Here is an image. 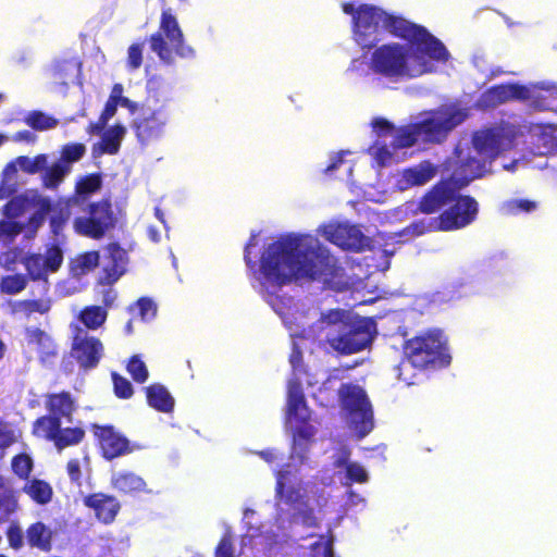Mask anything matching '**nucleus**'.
I'll return each mask as SVG.
<instances>
[{
    "label": "nucleus",
    "mask_w": 557,
    "mask_h": 557,
    "mask_svg": "<svg viewBox=\"0 0 557 557\" xmlns=\"http://www.w3.org/2000/svg\"><path fill=\"white\" fill-rule=\"evenodd\" d=\"M344 269L330 250L309 234L289 233L270 243L260 257L258 280L263 286L283 287L294 281L321 282L332 287Z\"/></svg>",
    "instance_id": "f257e3e1"
},
{
    "label": "nucleus",
    "mask_w": 557,
    "mask_h": 557,
    "mask_svg": "<svg viewBox=\"0 0 557 557\" xmlns=\"http://www.w3.org/2000/svg\"><path fill=\"white\" fill-rule=\"evenodd\" d=\"M383 30L407 41L418 59L428 55L436 62H446L449 58L444 44L424 26L387 13L379 7L360 4L352 23V36L357 45L362 50H371L381 40Z\"/></svg>",
    "instance_id": "f03ea898"
},
{
    "label": "nucleus",
    "mask_w": 557,
    "mask_h": 557,
    "mask_svg": "<svg viewBox=\"0 0 557 557\" xmlns=\"http://www.w3.org/2000/svg\"><path fill=\"white\" fill-rule=\"evenodd\" d=\"M321 323L327 329L325 343L338 355L349 356L364 350L374 337V322L351 315L343 309L322 313Z\"/></svg>",
    "instance_id": "7ed1b4c3"
},
{
    "label": "nucleus",
    "mask_w": 557,
    "mask_h": 557,
    "mask_svg": "<svg viewBox=\"0 0 557 557\" xmlns=\"http://www.w3.org/2000/svg\"><path fill=\"white\" fill-rule=\"evenodd\" d=\"M431 59L423 55L414 57L413 49L408 44H384L374 49L370 60V69L373 73L389 79L403 77H417L433 71ZM432 61H434L432 59Z\"/></svg>",
    "instance_id": "20e7f679"
},
{
    "label": "nucleus",
    "mask_w": 557,
    "mask_h": 557,
    "mask_svg": "<svg viewBox=\"0 0 557 557\" xmlns=\"http://www.w3.org/2000/svg\"><path fill=\"white\" fill-rule=\"evenodd\" d=\"M403 351L409 363L419 370L442 369L451 362L447 338L440 330H429L407 339Z\"/></svg>",
    "instance_id": "39448f33"
},
{
    "label": "nucleus",
    "mask_w": 557,
    "mask_h": 557,
    "mask_svg": "<svg viewBox=\"0 0 557 557\" xmlns=\"http://www.w3.org/2000/svg\"><path fill=\"white\" fill-rule=\"evenodd\" d=\"M150 48L165 64L174 62L173 50L181 58H191L195 51L184 42V35L177 18L170 10L161 13L159 30L149 38Z\"/></svg>",
    "instance_id": "423d86ee"
},
{
    "label": "nucleus",
    "mask_w": 557,
    "mask_h": 557,
    "mask_svg": "<svg viewBox=\"0 0 557 557\" xmlns=\"http://www.w3.org/2000/svg\"><path fill=\"white\" fill-rule=\"evenodd\" d=\"M117 224V218L110 198L89 202L85 209V215L77 216L73 221L74 231L82 236L99 240Z\"/></svg>",
    "instance_id": "0eeeda50"
},
{
    "label": "nucleus",
    "mask_w": 557,
    "mask_h": 557,
    "mask_svg": "<svg viewBox=\"0 0 557 557\" xmlns=\"http://www.w3.org/2000/svg\"><path fill=\"white\" fill-rule=\"evenodd\" d=\"M338 396L359 437L368 435L373 430L374 422L372 406L366 392L358 385L345 383L339 386Z\"/></svg>",
    "instance_id": "6e6552de"
},
{
    "label": "nucleus",
    "mask_w": 557,
    "mask_h": 557,
    "mask_svg": "<svg viewBox=\"0 0 557 557\" xmlns=\"http://www.w3.org/2000/svg\"><path fill=\"white\" fill-rule=\"evenodd\" d=\"M479 203L470 195H461L455 189L454 200L438 214L443 232L461 230L476 220Z\"/></svg>",
    "instance_id": "1a4fd4ad"
},
{
    "label": "nucleus",
    "mask_w": 557,
    "mask_h": 557,
    "mask_svg": "<svg viewBox=\"0 0 557 557\" xmlns=\"http://www.w3.org/2000/svg\"><path fill=\"white\" fill-rule=\"evenodd\" d=\"M320 234L343 250L362 252L373 249L372 238L366 236L357 225L329 223L320 227Z\"/></svg>",
    "instance_id": "9d476101"
},
{
    "label": "nucleus",
    "mask_w": 557,
    "mask_h": 557,
    "mask_svg": "<svg viewBox=\"0 0 557 557\" xmlns=\"http://www.w3.org/2000/svg\"><path fill=\"white\" fill-rule=\"evenodd\" d=\"M89 429L104 460L111 461L134 451V445L114 425L91 423Z\"/></svg>",
    "instance_id": "9b49d317"
},
{
    "label": "nucleus",
    "mask_w": 557,
    "mask_h": 557,
    "mask_svg": "<svg viewBox=\"0 0 557 557\" xmlns=\"http://www.w3.org/2000/svg\"><path fill=\"white\" fill-rule=\"evenodd\" d=\"M463 119L465 116L459 110H440L417 123L424 141L442 143Z\"/></svg>",
    "instance_id": "f8f14e48"
},
{
    "label": "nucleus",
    "mask_w": 557,
    "mask_h": 557,
    "mask_svg": "<svg viewBox=\"0 0 557 557\" xmlns=\"http://www.w3.org/2000/svg\"><path fill=\"white\" fill-rule=\"evenodd\" d=\"M22 263L26 270V276L28 280L48 281L49 273H55L63 263V251L57 244L49 246L45 255L41 253H28L22 259Z\"/></svg>",
    "instance_id": "ddd939ff"
},
{
    "label": "nucleus",
    "mask_w": 557,
    "mask_h": 557,
    "mask_svg": "<svg viewBox=\"0 0 557 557\" xmlns=\"http://www.w3.org/2000/svg\"><path fill=\"white\" fill-rule=\"evenodd\" d=\"M75 397L67 391L49 393L45 396V408L47 413L38 417L32 424V429H40L50 425L52 420L60 422H72L73 414L77 410Z\"/></svg>",
    "instance_id": "4468645a"
},
{
    "label": "nucleus",
    "mask_w": 557,
    "mask_h": 557,
    "mask_svg": "<svg viewBox=\"0 0 557 557\" xmlns=\"http://www.w3.org/2000/svg\"><path fill=\"white\" fill-rule=\"evenodd\" d=\"M60 420H52L50 425L40 429H32L35 437L42 438L53 444L57 450L61 451L67 447L82 444L86 437V431L81 425L62 426Z\"/></svg>",
    "instance_id": "2eb2a0df"
},
{
    "label": "nucleus",
    "mask_w": 557,
    "mask_h": 557,
    "mask_svg": "<svg viewBox=\"0 0 557 557\" xmlns=\"http://www.w3.org/2000/svg\"><path fill=\"white\" fill-rule=\"evenodd\" d=\"M527 85L519 83H502L493 85L483 91L478 100V107L482 110L497 108L509 101H527Z\"/></svg>",
    "instance_id": "dca6fc26"
},
{
    "label": "nucleus",
    "mask_w": 557,
    "mask_h": 557,
    "mask_svg": "<svg viewBox=\"0 0 557 557\" xmlns=\"http://www.w3.org/2000/svg\"><path fill=\"white\" fill-rule=\"evenodd\" d=\"M454 191L448 181L437 182L422 195L414 212L428 215L441 213L454 200Z\"/></svg>",
    "instance_id": "f3484780"
},
{
    "label": "nucleus",
    "mask_w": 557,
    "mask_h": 557,
    "mask_svg": "<svg viewBox=\"0 0 557 557\" xmlns=\"http://www.w3.org/2000/svg\"><path fill=\"white\" fill-rule=\"evenodd\" d=\"M103 345L98 337L78 336L74 337L71 355L83 370L95 369L103 357Z\"/></svg>",
    "instance_id": "a211bd4d"
},
{
    "label": "nucleus",
    "mask_w": 557,
    "mask_h": 557,
    "mask_svg": "<svg viewBox=\"0 0 557 557\" xmlns=\"http://www.w3.org/2000/svg\"><path fill=\"white\" fill-rule=\"evenodd\" d=\"M106 264L99 283L102 285L114 284L126 271L128 262L127 251L119 243H110L106 247Z\"/></svg>",
    "instance_id": "6ab92c4d"
},
{
    "label": "nucleus",
    "mask_w": 557,
    "mask_h": 557,
    "mask_svg": "<svg viewBox=\"0 0 557 557\" xmlns=\"http://www.w3.org/2000/svg\"><path fill=\"white\" fill-rule=\"evenodd\" d=\"M166 124V117L160 111L143 112L133 123V129L138 141L143 145L159 139Z\"/></svg>",
    "instance_id": "aec40b11"
},
{
    "label": "nucleus",
    "mask_w": 557,
    "mask_h": 557,
    "mask_svg": "<svg viewBox=\"0 0 557 557\" xmlns=\"http://www.w3.org/2000/svg\"><path fill=\"white\" fill-rule=\"evenodd\" d=\"M83 503L86 507L92 509L96 518L104 524L112 523L121 509L115 496L101 492L85 496Z\"/></svg>",
    "instance_id": "412c9836"
},
{
    "label": "nucleus",
    "mask_w": 557,
    "mask_h": 557,
    "mask_svg": "<svg viewBox=\"0 0 557 557\" xmlns=\"http://www.w3.org/2000/svg\"><path fill=\"white\" fill-rule=\"evenodd\" d=\"M530 107L537 111H554L557 109V84L535 83L527 86Z\"/></svg>",
    "instance_id": "4be33fe9"
},
{
    "label": "nucleus",
    "mask_w": 557,
    "mask_h": 557,
    "mask_svg": "<svg viewBox=\"0 0 557 557\" xmlns=\"http://www.w3.org/2000/svg\"><path fill=\"white\" fill-rule=\"evenodd\" d=\"M46 197L37 189H28L20 195L13 196L2 208L1 213L7 219H17L27 210L36 208L39 199Z\"/></svg>",
    "instance_id": "5701e85b"
},
{
    "label": "nucleus",
    "mask_w": 557,
    "mask_h": 557,
    "mask_svg": "<svg viewBox=\"0 0 557 557\" xmlns=\"http://www.w3.org/2000/svg\"><path fill=\"white\" fill-rule=\"evenodd\" d=\"M472 141L479 153L495 159L502 151L503 134L495 128L483 129L474 134Z\"/></svg>",
    "instance_id": "b1692460"
},
{
    "label": "nucleus",
    "mask_w": 557,
    "mask_h": 557,
    "mask_svg": "<svg viewBox=\"0 0 557 557\" xmlns=\"http://www.w3.org/2000/svg\"><path fill=\"white\" fill-rule=\"evenodd\" d=\"M289 472L278 471L276 473L275 496L284 504L297 508L300 505H306L304 494L299 484H288Z\"/></svg>",
    "instance_id": "393cba45"
},
{
    "label": "nucleus",
    "mask_w": 557,
    "mask_h": 557,
    "mask_svg": "<svg viewBox=\"0 0 557 557\" xmlns=\"http://www.w3.org/2000/svg\"><path fill=\"white\" fill-rule=\"evenodd\" d=\"M25 337L28 345L36 346L39 359L45 362L58 355V347L53 338L44 330L38 327H27Z\"/></svg>",
    "instance_id": "a878e982"
},
{
    "label": "nucleus",
    "mask_w": 557,
    "mask_h": 557,
    "mask_svg": "<svg viewBox=\"0 0 557 557\" xmlns=\"http://www.w3.org/2000/svg\"><path fill=\"white\" fill-rule=\"evenodd\" d=\"M102 187V174L100 172L81 176L74 186V194L70 198L81 206Z\"/></svg>",
    "instance_id": "bb28decb"
},
{
    "label": "nucleus",
    "mask_w": 557,
    "mask_h": 557,
    "mask_svg": "<svg viewBox=\"0 0 557 557\" xmlns=\"http://www.w3.org/2000/svg\"><path fill=\"white\" fill-rule=\"evenodd\" d=\"M286 414L288 419L304 423L309 420L307 401L299 383H294L288 388Z\"/></svg>",
    "instance_id": "cd10ccee"
},
{
    "label": "nucleus",
    "mask_w": 557,
    "mask_h": 557,
    "mask_svg": "<svg viewBox=\"0 0 557 557\" xmlns=\"http://www.w3.org/2000/svg\"><path fill=\"white\" fill-rule=\"evenodd\" d=\"M18 508V492L7 478L0 475V524L9 521Z\"/></svg>",
    "instance_id": "c85d7f7f"
},
{
    "label": "nucleus",
    "mask_w": 557,
    "mask_h": 557,
    "mask_svg": "<svg viewBox=\"0 0 557 557\" xmlns=\"http://www.w3.org/2000/svg\"><path fill=\"white\" fill-rule=\"evenodd\" d=\"M25 536L30 548H37L45 553L52 549L53 532L41 521L29 524L26 529Z\"/></svg>",
    "instance_id": "c756f323"
},
{
    "label": "nucleus",
    "mask_w": 557,
    "mask_h": 557,
    "mask_svg": "<svg viewBox=\"0 0 557 557\" xmlns=\"http://www.w3.org/2000/svg\"><path fill=\"white\" fill-rule=\"evenodd\" d=\"M148 405L159 412L169 413L174 409V398L160 383H153L145 388Z\"/></svg>",
    "instance_id": "7c9ffc66"
},
{
    "label": "nucleus",
    "mask_w": 557,
    "mask_h": 557,
    "mask_svg": "<svg viewBox=\"0 0 557 557\" xmlns=\"http://www.w3.org/2000/svg\"><path fill=\"white\" fill-rule=\"evenodd\" d=\"M111 485L123 494H136L146 491L145 480L129 471L117 472L111 478Z\"/></svg>",
    "instance_id": "2f4dec72"
},
{
    "label": "nucleus",
    "mask_w": 557,
    "mask_h": 557,
    "mask_svg": "<svg viewBox=\"0 0 557 557\" xmlns=\"http://www.w3.org/2000/svg\"><path fill=\"white\" fill-rule=\"evenodd\" d=\"M73 206H76V203L70 197L59 198L54 205L52 203L50 226L54 235H59L63 231L72 214Z\"/></svg>",
    "instance_id": "473e14b6"
},
{
    "label": "nucleus",
    "mask_w": 557,
    "mask_h": 557,
    "mask_svg": "<svg viewBox=\"0 0 557 557\" xmlns=\"http://www.w3.org/2000/svg\"><path fill=\"white\" fill-rule=\"evenodd\" d=\"M22 491L38 505H47L53 497V488L50 483L37 478L28 480Z\"/></svg>",
    "instance_id": "72a5a7b5"
},
{
    "label": "nucleus",
    "mask_w": 557,
    "mask_h": 557,
    "mask_svg": "<svg viewBox=\"0 0 557 557\" xmlns=\"http://www.w3.org/2000/svg\"><path fill=\"white\" fill-rule=\"evenodd\" d=\"M8 306L11 314H21L25 318H29L35 312L45 314L50 310V301L44 299L11 300Z\"/></svg>",
    "instance_id": "f704fd0d"
},
{
    "label": "nucleus",
    "mask_w": 557,
    "mask_h": 557,
    "mask_svg": "<svg viewBox=\"0 0 557 557\" xmlns=\"http://www.w3.org/2000/svg\"><path fill=\"white\" fill-rule=\"evenodd\" d=\"M126 129L121 124L111 126L101 137L99 149L101 153L116 154Z\"/></svg>",
    "instance_id": "c9c22d12"
},
{
    "label": "nucleus",
    "mask_w": 557,
    "mask_h": 557,
    "mask_svg": "<svg viewBox=\"0 0 557 557\" xmlns=\"http://www.w3.org/2000/svg\"><path fill=\"white\" fill-rule=\"evenodd\" d=\"M435 175V169L430 162L420 163L404 170L403 176L411 186H420L431 181Z\"/></svg>",
    "instance_id": "e433bc0d"
},
{
    "label": "nucleus",
    "mask_w": 557,
    "mask_h": 557,
    "mask_svg": "<svg viewBox=\"0 0 557 557\" xmlns=\"http://www.w3.org/2000/svg\"><path fill=\"white\" fill-rule=\"evenodd\" d=\"M42 186L48 189H57L71 172V166L64 162L57 161L51 166L44 169Z\"/></svg>",
    "instance_id": "4c0bfd02"
},
{
    "label": "nucleus",
    "mask_w": 557,
    "mask_h": 557,
    "mask_svg": "<svg viewBox=\"0 0 557 557\" xmlns=\"http://www.w3.org/2000/svg\"><path fill=\"white\" fill-rule=\"evenodd\" d=\"M108 318V310L101 306H86L78 315L79 321L88 330H98L101 327Z\"/></svg>",
    "instance_id": "58836bf2"
},
{
    "label": "nucleus",
    "mask_w": 557,
    "mask_h": 557,
    "mask_svg": "<svg viewBox=\"0 0 557 557\" xmlns=\"http://www.w3.org/2000/svg\"><path fill=\"white\" fill-rule=\"evenodd\" d=\"M35 209V213H33L24 224L25 228L29 232L28 237L35 236L38 228L44 224L46 215L52 210V201L48 197L39 199Z\"/></svg>",
    "instance_id": "ea45409f"
},
{
    "label": "nucleus",
    "mask_w": 557,
    "mask_h": 557,
    "mask_svg": "<svg viewBox=\"0 0 557 557\" xmlns=\"http://www.w3.org/2000/svg\"><path fill=\"white\" fill-rule=\"evenodd\" d=\"M25 225L15 219L0 220V244L10 247L17 236L24 231Z\"/></svg>",
    "instance_id": "a19ab883"
},
{
    "label": "nucleus",
    "mask_w": 557,
    "mask_h": 557,
    "mask_svg": "<svg viewBox=\"0 0 557 557\" xmlns=\"http://www.w3.org/2000/svg\"><path fill=\"white\" fill-rule=\"evenodd\" d=\"M419 138H421V134L418 123H411L397 131L393 145L397 149L409 148L412 147Z\"/></svg>",
    "instance_id": "79ce46f5"
},
{
    "label": "nucleus",
    "mask_w": 557,
    "mask_h": 557,
    "mask_svg": "<svg viewBox=\"0 0 557 557\" xmlns=\"http://www.w3.org/2000/svg\"><path fill=\"white\" fill-rule=\"evenodd\" d=\"M539 205L530 199H509L502 203L500 211L508 216H516L521 213H531L537 209Z\"/></svg>",
    "instance_id": "37998d69"
},
{
    "label": "nucleus",
    "mask_w": 557,
    "mask_h": 557,
    "mask_svg": "<svg viewBox=\"0 0 557 557\" xmlns=\"http://www.w3.org/2000/svg\"><path fill=\"white\" fill-rule=\"evenodd\" d=\"M28 284L25 274L16 273L4 275L0 278V293L5 295H16L22 293Z\"/></svg>",
    "instance_id": "c03bdc74"
},
{
    "label": "nucleus",
    "mask_w": 557,
    "mask_h": 557,
    "mask_svg": "<svg viewBox=\"0 0 557 557\" xmlns=\"http://www.w3.org/2000/svg\"><path fill=\"white\" fill-rule=\"evenodd\" d=\"M34 469V461L26 453L13 456L11 460L12 472L21 480L28 481Z\"/></svg>",
    "instance_id": "a18cd8bd"
},
{
    "label": "nucleus",
    "mask_w": 557,
    "mask_h": 557,
    "mask_svg": "<svg viewBox=\"0 0 557 557\" xmlns=\"http://www.w3.org/2000/svg\"><path fill=\"white\" fill-rule=\"evenodd\" d=\"M337 468L345 467L346 478L350 483L363 484L368 482L369 475L366 469L358 462H349L345 458H341L335 462Z\"/></svg>",
    "instance_id": "49530a36"
},
{
    "label": "nucleus",
    "mask_w": 557,
    "mask_h": 557,
    "mask_svg": "<svg viewBox=\"0 0 557 557\" xmlns=\"http://www.w3.org/2000/svg\"><path fill=\"white\" fill-rule=\"evenodd\" d=\"M406 231L416 236L431 232H443L438 223V215L431 219L416 220L406 227Z\"/></svg>",
    "instance_id": "de8ad7c7"
},
{
    "label": "nucleus",
    "mask_w": 557,
    "mask_h": 557,
    "mask_svg": "<svg viewBox=\"0 0 557 557\" xmlns=\"http://www.w3.org/2000/svg\"><path fill=\"white\" fill-rule=\"evenodd\" d=\"M16 164L20 169L27 174H36L47 165V156L44 153L37 154L35 158L30 159L27 156H20L16 158Z\"/></svg>",
    "instance_id": "09e8293b"
},
{
    "label": "nucleus",
    "mask_w": 557,
    "mask_h": 557,
    "mask_svg": "<svg viewBox=\"0 0 557 557\" xmlns=\"http://www.w3.org/2000/svg\"><path fill=\"white\" fill-rule=\"evenodd\" d=\"M86 146L82 143H69L62 146L59 162H64L71 166L72 163L79 161L86 153Z\"/></svg>",
    "instance_id": "8fccbe9b"
},
{
    "label": "nucleus",
    "mask_w": 557,
    "mask_h": 557,
    "mask_svg": "<svg viewBox=\"0 0 557 557\" xmlns=\"http://www.w3.org/2000/svg\"><path fill=\"white\" fill-rule=\"evenodd\" d=\"M25 122L35 131H46L57 126L58 121L45 114L41 111H32L25 119Z\"/></svg>",
    "instance_id": "3c124183"
},
{
    "label": "nucleus",
    "mask_w": 557,
    "mask_h": 557,
    "mask_svg": "<svg viewBox=\"0 0 557 557\" xmlns=\"http://www.w3.org/2000/svg\"><path fill=\"white\" fill-rule=\"evenodd\" d=\"M126 370L136 383L143 384L148 380V369L145 362L137 355H133L128 359Z\"/></svg>",
    "instance_id": "603ef678"
},
{
    "label": "nucleus",
    "mask_w": 557,
    "mask_h": 557,
    "mask_svg": "<svg viewBox=\"0 0 557 557\" xmlns=\"http://www.w3.org/2000/svg\"><path fill=\"white\" fill-rule=\"evenodd\" d=\"M99 259V252L96 250L83 252L75 258L74 269L78 270L79 273L85 274L98 267Z\"/></svg>",
    "instance_id": "864d4df0"
},
{
    "label": "nucleus",
    "mask_w": 557,
    "mask_h": 557,
    "mask_svg": "<svg viewBox=\"0 0 557 557\" xmlns=\"http://www.w3.org/2000/svg\"><path fill=\"white\" fill-rule=\"evenodd\" d=\"M539 137L547 152H557V126L553 124L539 125Z\"/></svg>",
    "instance_id": "5fc2aeb1"
},
{
    "label": "nucleus",
    "mask_w": 557,
    "mask_h": 557,
    "mask_svg": "<svg viewBox=\"0 0 557 557\" xmlns=\"http://www.w3.org/2000/svg\"><path fill=\"white\" fill-rule=\"evenodd\" d=\"M111 379L113 382V391L114 395L120 399H128L134 394V388L131 382L124 377L123 375L119 374L117 372L111 373Z\"/></svg>",
    "instance_id": "6e6d98bb"
},
{
    "label": "nucleus",
    "mask_w": 557,
    "mask_h": 557,
    "mask_svg": "<svg viewBox=\"0 0 557 557\" xmlns=\"http://www.w3.org/2000/svg\"><path fill=\"white\" fill-rule=\"evenodd\" d=\"M119 103L113 101V99H108L104 108L99 116V121L96 124H90L92 131L100 132L108 123V121L113 117L116 113Z\"/></svg>",
    "instance_id": "4d7b16f0"
},
{
    "label": "nucleus",
    "mask_w": 557,
    "mask_h": 557,
    "mask_svg": "<svg viewBox=\"0 0 557 557\" xmlns=\"http://www.w3.org/2000/svg\"><path fill=\"white\" fill-rule=\"evenodd\" d=\"M22 248L11 247L0 255V265L5 270H13L14 265L22 262Z\"/></svg>",
    "instance_id": "13d9d810"
},
{
    "label": "nucleus",
    "mask_w": 557,
    "mask_h": 557,
    "mask_svg": "<svg viewBox=\"0 0 557 557\" xmlns=\"http://www.w3.org/2000/svg\"><path fill=\"white\" fill-rule=\"evenodd\" d=\"M143 52H144V44L136 42L132 44L127 50V67L131 70H138L143 64Z\"/></svg>",
    "instance_id": "bf43d9fd"
},
{
    "label": "nucleus",
    "mask_w": 557,
    "mask_h": 557,
    "mask_svg": "<svg viewBox=\"0 0 557 557\" xmlns=\"http://www.w3.org/2000/svg\"><path fill=\"white\" fill-rule=\"evenodd\" d=\"M18 440V435L9 422L0 420V449H5Z\"/></svg>",
    "instance_id": "052dcab7"
},
{
    "label": "nucleus",
    "mask_w": 557,
    "mask_h": 557,
    "mask_svg": "<svg viewBox=\"0 0 557 557\" xmlns=\"http://www.w3.org/2000/svg\"><path fill=\"white\" fill-rule=\"evenodd\" d=\"M7 539L11 548L18 550L23 547L24 535L17 522H13L8 527Z\"/></svg>",
    "instance_id": "680f3d73"
},
{
    "label": "nucleus",
    "mask_w": 557,
    "mask_h": 557,
    "mask_svg": "<svg viewBox=\"0 0 557 557\" xmlns=\"http://www.w3.org/2000/svg\"><path fill=\"white\" fill-rule=\"evenodd\" d=\"M133 306L138 309V313L143 320L152 319L157 314V306L152 299L148 297L139 298Z\"/></svg>",
    "instance_id": "e2e57ef3"
},
{
    "label": "nucleus",
    "mask_w": 557,
    "mask_h": 557,
    "mask_svg": "<svg viewBox=\"0 0 557 557\" xmlns=\"http://www.w3.org/2000/svg\"><path fill=\"white\" fill-rule=\"evenodd\" d=\"M462 168H465V170L469 168L471 170V174L466 176V181L461 184V186H466L471 181L483 176L484 164L474 158H468L462 164Z\"/></svg>",
    "instance_id": "0e129e2a"
},
{
    "label": "nucleus",
    "mask_w": 557,
    "mask_h": 557,
    "mask_svg": "<svg viewBox=\"0 0 557 557\" xmlns=\"http://www.w3.org/2000/svg\"><path fill=\"white\" fill-rule=\"evenodd\" d=\"M215 557H235L234 545L230 535H223L215 547Z\"/></svg>",
    "instance_id": "69168bd1"
},
{
    "label": "nucleus",
    "mask_w": 557,
    "mask_h": 557,
    "mask_svg": "<svg viewBox=\"0 0 557 557\" xmlns=\"http://www.w3.org/2000/svg\"><path fill=\"white\" fill-rule=\"evenodd\" d=\"M66 472L73 483L81 484L82 470L78 459H70L66 463Z\"/></svg>",
    "instance_id": "338daca9"
},
{
    "label": "nucleus",
    "mask_w": 557,
    "mask_h": 557,
    "mask_svg": "<svg viewBox=\"0 0 557 557\" xmlns=\"http://www.w3.org/2000/svg\"><path fill=\"white\" fill-rule=\"evenodd\" d=\"M304 506L306 508L299 511L302 523L308 528H317L319 523L317 517L314 516L313 509L308 507L307 504Z\"/></svg>",
    "instance_id": "774afa93"
}]
</instances>
